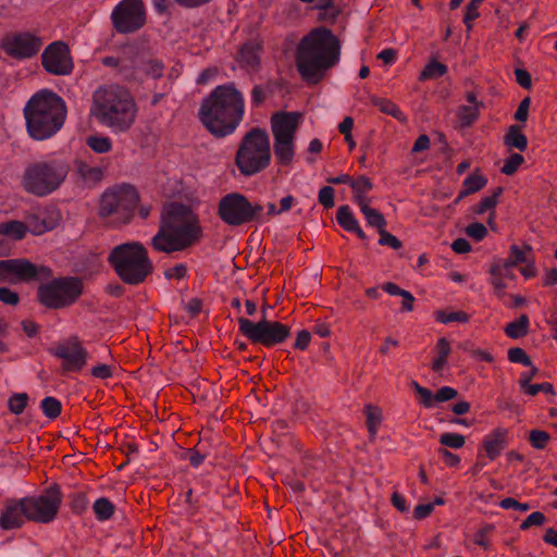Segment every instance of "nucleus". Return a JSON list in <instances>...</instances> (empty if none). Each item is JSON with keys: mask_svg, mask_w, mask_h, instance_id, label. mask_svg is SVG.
Listing matches in <instances>:
<instances>
[{"mask_svg": "<svg viewBox=\"0 0 557 557\" xmlns=\"http://www.w3.org/2000/svg\"><path fill=\"white\" fill-rule=\"evenodd\" d=\"M441 445L454 449H459L466 444V437L458 433H443L440 436Z\"/></svg>", "mask_w": 557, "mask_h": 557, "instance_id": "44", "label": "nucleus"}, {"mask_svg": "<svg viewBox=\"0 0 557 557\" xmlns=\"http://www.w3.org/2000/svg\"><path fill=\"white\" fill-rule=\"evenodd\" d=\"M436 357L432 360L431 368L434 372H441L447 364V359L451 352L450 343L446 337L437 339L435 345Z\"/></svg>", "mask_w": 557, "mask_h": 557, "instance_id": "25", "label": "nucleus"}, {"mask_svg": "<svg viewBox=\"0 0 557 557\" xmlns=\"http://www.w3.org/2000/svg\"><path fill=\"white\" fill-rule=\"evenodd\" d=\"M502 193L503 188L497 187L492 195L482 198L478 205L476 213L482 214L487 210L494 209Z\"/></svg>", "mask_w": 557, "mask_h": 557, "instance_id": "46", "label": "nucleus"}, {"mask_svg": "<svg viewBox=\"0 0 557 557\" xmlns=\"http://www.w3.org/2000/svg\"><path fill=\"white\" fill-rule=\"evenodd\" d=\"M504 331L505 334L512 339L525 336L529 331V318L522 314L519 319L508 323Z\"/></svg>", "mask_w": 557, "mask_h": 557, "instance_id": "32", "label": "nucleus"}, {"mask_svg": "<svg viewBox=\"0 0 557 557\" xmlns=\"http://www.w3.org/2000/svg\"><path fill=\"white\" fill-rule=\"evenodd\" d=\"M9 283L30 282L39 277L49 278L52 276L50 268L36 265L28 259H8Z\"/></svg>", "mask_w": 557, "mask_h": 557, "instance_id": "17", "label": "nucleus"}, {"mask_svg": "<svg viewBox=\"0 0 557 557\" xmlns=\"http://www.w3.org/2000/svg\"><path fill=\"white\" fill-rule=\"evenodd\" d=\"M531 251L530 246H524L523 248L512 245L510 247L509 256L506 259L508 264H511L512 267L523 263L527 261V252Z\"/></svg>", "mask_w": 557, "mask_h": 557, "instance_id": "43", "label": "nucleus"}, {"mask_svg": "<svg viewBox=\"0 0 557 557\" xmlns=\"http://www.w3.org/2000/svg\"><path fill=\"white\" fill-rule=\"evenodd\" d=\"M512 265L508 264L505 260L502 263L494 264L491 269V273H495V275H502L504 280H512L515 277L512 272Z\"/></svg>", "mask_w": 557, "mask_h": 557, "instance_id": "56", "label": "nucleus"}, {"mask_svg": "<svg viewBox=\"0 0 557 557\" xmlns=\"http://www.w3.org/2000/svg\"><path fill=\"white\" fill-rule=\"evenodd\" d=\"M339 55L341 42L332 30L325 27L314 28L298 44L296 67L306 83L317 85L338 62Z\"/></svg>", "mask_w": 557, "mask_h": 557, "instance_id": "2", "label": "nucleus"}, {"mask_svg": "<svg viewBox=\"0 0 557 557\" xmlns=\"http://www.w3.org/2000/svg\"><path fill=\"white\" fill-rule=\"evenodd\" d=\"M40 408L46 417L55 419L61 413V403L55 397H45L40 403Z\"/></svg>", "mask_w": 557, "mask_h": 557, "instance_id": "40", "label": "nucleus"}, {"mask_svg": "<svg viewBox=\"0 0 557 557\" xmlns=\"http://www.w3.org/2000/svg\"><path fill=\"white\" fill-rule=\"evenodd\" d=\"M60 169L54 166L52 163L38 162L28 168L26 174H52Z\"/></svg>", "mask_w": 557, "mask_h": 557, "instance_id": "55", "label": "nucleus"}, {"mask_svg": "<svg viewBox=\"0 0 557 557\" xmlns=\"http://www.w3.org/2000/svg\"><path fill=\"white\" fill-rule=\"evenodd\" d=\"M27 226L24 222L11 220L0 223V235L13 240L23 239L26 236Z\"/></svg>", "mask_w": 557, "mask_h": 557, "instance_id": "27", "label": "nucleus"}, {"mask_svg": "<svg viewBox=\"0 0 557 557\" xmlns=\"http://www.w3.org/2000/svg\"><path fill=\"white\" fill-rule=\"evenodd\" d=\"M508 360L512 363H521L531 367L532 361L528 354L520 347H512L508 350Z\"/></svg>", "mask_w": 557, "mask_h": 557, "instance_id": "47", "label": "nucleus"}, {"mask_svg": "<svg viewBox=\"0 0 557 557\" xmlns=\"http://www.w3.org/2000/svg\"><path fill=\"white\" fill-rule=\"evenodd\" d=\"M219 218L230 226H240L251 222L263 223V207L251 202L239 193L223 196L218 206Z\"/></svg>", "mask_w": 557, "mask_h": 557, "instance_id": "9", "label": "nucleus"}, {"mask_svg": "<svg viewBox=\"0 0 557 557\" xmlns=\"http://www.w3.org/2000/svg\"><path fill=\"white\" fill-rule=\"evenodd\" d=\"M530 103H531V98L530 97H525L524 99L521 100V102L519 103V107L515 113V119L519 122H527L528 117H529V108H530Z\"/></svg>", "mask_w": 557, "mask_h": 557, "instance_id": "61", "label": "nucleus"}, {"mask_svg": "<svg viewBox=\"0 0 557 557\" xmlns=\"http://www.w3.org/2000/svg\"><path fill=\"white\" fill-rule=\"evenodd\" d=\"M550 440L548 432L543 430H531L529 433V442L535 449H544Z\"/></svg>", "mask_w": 557, "mask_h": 557, "instance_id": "42", "label": "nucleus"}, {"mask_svg": "<svg viewBox=\"0 0 557 557\" xmlns=\"http://www.w3.org/2000/svg\"><path fill=\"white\" fill-rule=\"evenodd\" d=\"M261 49L262 41L257 38L251 39L240 46L236 55V61L245 70L257 72L260 67Z\"/></svg>", "mask_w": 557, "mask_h": 557, "instance_id": "22", "label": "nucleus"}, {"mask_svg": "<svg viewBox=\"0 0 557 557\" xmlns=\"http://www.w3.org/2000/svg\"><path fill=\"white\" fill-rule=\"evenodd\" d=\"M25 224L27 226V232H30L34 235H41L54 227L53 222L41 219L39 215L28 216L27 223Z\"/></svg>", "mask_w": 557, "mask_h": 557, "instance_id": "35", "label": "nucleus"}, {"mask_svg": "<svg viewBox=\"0 0 557 557\" xmlns=\"http://www.w3.org/2000/svg\"><path fill=\"white\" fill-rule=\"evenodd\" d=\"M447 73V66L436 60H431L420 73V81L442 77Z\"/></svg>", "mask_w": 557, "mask_h": 557, "instance_id": "37", "label": "nucleus"}, {"mask_svg": "<svg viewBox=\"0 0 557 557\" xmlns=\"http://www.w3.org/2000/svg\"><path fill=\"white\" fill-rule=\"evenodd\" d=\"M337 223L347 232H351L359 224L348 206H341L336 213Z\"/></svg>", "mask_w": 557, "mask_h": 557, "instance_id": "36", "label": "nucleus"}, {"mask_svg": "<svg viewBox=\"0 0 557 557\" xmlns=\"http://www.w3.org/2000/svg\"><path fill=\"white\" fill-rule=\"evenodd\" d=\"M207 456V450L203 448V445L199 443L194 448L185 450L182 458L188 460L193 467L197 468L205 461Z\"/></svg>", "mask_w": 557, "mask_h": 557, "instance_id": "39", "label": "nucleus"}, {"mask_svg": "<svg viewBox=\"0 0 557 557\" xmlns=\"http://www.w3.org/2000/svg\"><path fill=\"white\" fill-rule=\"evenodd\" d=\"M504 144L508 148L524 151L528 147V139L522 133V127L520 125H510L504 136Z\"/></svg>", "mask_w": 557, "mask_h": 557, "instance_id": "26", "label": "nucleus"}, {"mask_svg": "<svg viewBox=\"0 0 557 557\" xmlns=\"http://www.w3.org/2000/svg\"><path fill=\"white\" fill-rule=\"evenodd\" d=\"M203 230L198 214L180 202L163 206L151 246L158 252L173 253L187 250L201 242Z\"/></svg>", "mask_w": 557, "mask_h": 557, "instance_id": "1", "label": "nucleus"}, {"mask_svg": "<svg viewBox=\"0 0 557 557\" xmlns=\"http://www.w3.org/2000/svg\"><path fill=\"white\" fill-rule=\"evenodd\" d=\"M456 396H457V391L455 388L449 387V386H444V387H441L435 393V401L436 403L447 401V400L455 398Z\"/></svg>", "mask_w": 557, "mask_h": 557, "instance_id": "63", "label": "nucleus"}, {"mask_svg": "<svg viewBox=\"0 0 557 557\" xmlns=\"http://www.w3.org/2000/svg\"><path fill=\"white\" fill-rule=\"evenodd\" d=\"M522 392L529 396H535L540 392L554 395V387L550 383L530 384Z\"/></svg>", "mask_w": 557, "mask_h": 557, "instance_id": "51", "label": "nucleus"}, {"mask_svg": "<svg viewBox=\"0 0 557 557\" xmlns=\"http://www.w3.org/2000/svg\"><path fill=\"white\" fill-rule=\"evenodd\" d=\"M83 289L84 284L79 277H58L38 287L37 299L48 309H63L75 304Z\"/></svg>", "mask_w": 557, "mask_h": 557, "instance_id": "8", "label": "nucleus"}, {"mask_svg": "<svg viewBox=\"0 0 557 557\" xmlns=\"http://www.w3.org/2000/svg\"><path fill=\"white\" fill-rule=\"evenodd\" d=\"M111 20L120 34L138 30L146 24V10L143 0H122L113 10Z\"/></svg>", "mask_w": 557, "mask_h": 557, "instance_id": "13", "label": "nucleus"}, {"mask_svg": "<svg viewBox=\"0 0 557 557\" xmlns=\"http://www.w3.org/2000/svg\"><path fill=\"white\" fill-rule=\"evenodd\" d=\"M370 100H371V103L374 107H376L382 113L391 115V116L395 117L398 121H405L406 120V117H405L404 113L401 112V110L392 100L386 99V98H382V97H377V96H372L370 98Z\"/></svg>", "mask_w": 557, "mask_h": 557, "instance_id": "28", "label": "nucleus"}, {"mask_svg": "<svg viewBox=\"0 0 557 557\" xmlns=\"http://www.w3.org/2000/svg\"><path fill=\"white\" fill-rule=\"evenodd\" d=\"M274 154L282 165H289L294 159V140H274Z\"/></svg>", "mask_w": 557, "mask_h": 557, "instance_id": "29", "label": "nucleus"}, {"mask_svg": "<svg viewBox=\"0 0 557 557\" xmlns=\"http://www.w3.org/2000/svg\"><path fill=\"white\" fill-rule=\"evenodd\" d=\"M0 301L5 305L16 306L20 301V296L8 287H0Z\"/></svg>", "mask_w": 557, "mask_h": 557, "instance_id": "59", "label": "nucleus"}, {"mask_svg": "<svg viewBox=\"0 0 557 557\" xmlns=\"http://www.w3.org/2000/svg\"><path fill=\"white\" fill-rule=\"evenodd\" d=\"M366 414L370 440L374 441L377 434L379 425L382 421V413L377 407L369 405L366 407Z\"/></svg>", "mask_w": 557, "mask_h": 557, "instance_id": "33", "label": "nucleus"}, {"mask_svg": "<svg viewBox=\"0 0 557 557\" xmlns=\"http://www.w3.org/2000/svg\"><path fill=\"white\" fill-rule=\"evenodd\" d=\"M42 67L52 75L67 76L74 70L70 47L64 41L50 44L41 54Z\"/></svg>", "mask_w": 557, "mask_h": 557, "instance_id": "14", "label": "nucleus"}, {"mask_svg": "<svg viewBox=\"0 0 557 557\" xmlns=\"http://www.w3.org/2000/svg\"><path fill=\"white\" fill-rule=\"evenodd\" d=\"M466 99L469 104L459 106L456 110V128L462 129L471 127L479 119L480 109L483 107V103L478 101L476 95L473 91H468Z\"/></svg>", "mask_w": 557, "mask_h": 557, "instance_id": "21", "label": "nucleus"}, {"mask_svg": "<svg viewBox=\"0 0 557 557\" xmlns=\"http://www.w3.org/2000/svg\"><path fill=\"white\" fill-rule=\"evenodd\" d=\"M88 507V499L85 493L77 492L71 497V509L74 513L81 515Z\"/></svg>", "mask_w": 557, "mask_h": 557, "instance_id": "49", "label": "nucleus"}, {"mask_svg": "<svg viewBox=\"0 0 557 557\" xmlns=\"http://www.w3.org/2000/svg\"><path fill=\"white\" fill-rule=\"evenodd\" d=\"M108 261L119 277L131 285L143 283L153 270L148 250L139 242H129L114 247L110 251Z\"/></svg>", "mask_w": 557, "mask_h": 557, "instance_id": "6", "label": "nucleus"}, {"mask_svg": "<svg viewBox=\"0 0 557 557\" xmlns=\"http://www.w3.org/2000/svg\"><path fill=\"white\" fill-rule=\"evenodd\" d=\"M524 158L520 153H512L505 161L500 172L502 174H513L519 166L523 163Z\"/></svg>", "mask_w": 557, "mask_h": 557, "instance_id": "48", "label": "nucleus"}, {"mask_svg": "<svg viewBox=\"0 0 557 557\" xmlns=\"http://www.w3.org/2000/svg\"><path fill=\"white\" fill-rule=\"evenodd\" d=\"M26 128L36 140L52 137L66 117V106L61 97L49 90L35 94L24 108Z\"/></svg>", "mask_w": 557, "mask_h": 557, "instance_id": "5", "label": "nucleus"}, {"mask_svg": "<svg viewBox=\"0 0 557 557\" xmlns=\"http://www.w3.org/2000/svg\"><path fill=\"white\" fill-rule=\"evenodd\" d=\"M24 508L23 498L20 500H7L0 515V528L2 530L21 528L25 520H27L26 509Z\"/></svg>", "mask_w": 557, "mask_h": 557, "instance_id": "20", "label": "nucleus"}, {"mask_svg": "<svg viewBox=\"0 0 557 557\" xmlns=\"http://www.w3.org/2000/svg\"><path fill=\"white\" fill-rule=\"evenodd\" d=\"M418 394L421 397V403L424 407L431 408L434 406L435 401V394H432V392L423 386H418Z\"/></svg>", "mask_w": 557, "mask_h": 557, "instance_id": "64", "label": "nucleus"}, {"mask_svg": "<svg viewBox=\"0 0 557 557\" xmlns=\"http://www.w3.org/2000/svg\"><path fill=\"white\" fill-rule=\"evenodd\" d=\"M301 114L298 112H276L272 115L274 140H294Z\"/></svg>", "mask_w": 557, "mask_h": 557, "instance_id": "18", "label": "nucleus"}, {"mask_svg": "<svg viewBox=\"0 0 557 557\" xmlns=\"http://www.w3.org/2000/svg\"><path fill=\"white\" fill-rule=\"evenodd\" d=\"M50 354L62 360V369L67 372H79L88 359V352L77 336L57 344Z\"/></svg>", "mask_w": 557, "mask_h": 557, "instance_id": "15", "label": "nucleus"}, {"mask_svg": "<svg viewBox=\"0 0 557 557\" xmlns=\"http://www.w3.org/2000/svg\"><path fill=\"white\" fill-rule=\"evenodd\" d=\"M137 112L135 98L125 86L104 84L91 95L90 116L113 132H128L136 122Z\"/></svg>", "mask_w": 557, "mask_h": 557, "instance_id": "3", "label": "nucleus"}, {"mask_svg": "<svg viewBox=\"0 0 557 557\" xmlns=\"http://www.w3.org/2000/svg\"><path fill=\"white\" fill-rule=\"evenodd\" d=\"M61 502V493L57 486L48 488L39 496L24 497L26 519L39 523H49L57 517Z\"/></svg>", "mask_w": 557, "mask_h": 557, "instance_id": "12", "label": "nucleus"}, {"mask_svg": "<svg viewBox=\"0 0 557 557\" xmlns=\"http://www.w3.org/2000/svg\"><path fill=\"white\" fill-rule=\"evenodd\" d=\"M88 146L96 152H107L111 148V141L107 137L91 136L88 138Z\"/></svg>", "mask_w": 557, "mask_h": 557, "instance_id": "50", "label": "nucleus"}, {"mask_svg": "<svg viewBox=\"0 0 557 557\" xmlns=\"http://www.w3.org/2000/svg\"><path fill=\"white\" fill-rule=\"evenodd\" d=\"M271 149L267 132L251 128L242 139L235 156V163L242 174H256L270 163Z\"/></svg>", "mask_w": 557, "mask_h": 557, "instance_id": "7", "label": "nucleus"}, {"mask_svg": "<svg viewBox=\"0 0 557 557\" xmlns=\"http://www.w3.org/2000/svg\"><path fill=\"white\" fill-rule=\"evenodd\" d=\"M187 274V268L184 263H178L170 269H166L164 275L169 280H181Z\"/></svg>", "mask_w": 557, "mask_h": 557, "instance_id": "60", "label": "nucleus"}, {"mask_svg": "<svg viewBox=\"0 0 557 557\" xmlns=\"http://www.w3.org/2000/svg\"><path fill=\"white\" fill-rule=\"evenodd\" d=\"M435 320L443 324H449L453 322L467 323L470 320V317L465 311H455L447 312L444 310H438L434 313Z\"/></svg>", "mask_w": 557, "mask_h": 557, "instance_id": "38", "label": "nucleus"}, {"mask_svg": "<svg viewBox=\"0 0 557 557\" xmlns=\"http://www.w3.org/2000/svg\"><path fill=\"white\" fill-rule=\"evenodd\" d=\"M65 176H23L24 189L38 197H44L54 191L62 184Z\"/></svg>", "mask_w": 557, "mask_h": 557, "instance_id": "19", "label": "nucleus"}, {"mask_svg": "<svg viewBox=\"0 0 557 557\" xmlns=\"http://www.w3.org/2000/svg\"><path fill=\"white\" fill-rule=\"evenodd\" d=\"M138 200L139 196L133 186H119L102 195L99 214L102 218L113 216L119 223H126L131 220Z\"/></svg>", "mask_w": 557, "mask_h": 557, "instance_id": "11", "label": "nucleus"}, {"mask_svg": "<svg viewBox=\"0 0 557 557\" xmlns=\"http://www.w3.org/2000/svg\"><path fill=\"white\" fill-rule=\"evenodd\" d=\"M41 45V39L29 33L8 35L1 41V48L5 53L15 59L32 58L39 51Z\"/></svg>", "mask_w": 557, "mask_h": 557, "instance_id": "16", "label": "nucleus"}, {"mask_svg": "<svg viewBox=\"0 0 557 557\" xmlns=\"http://www.w3.org/2000/svg\"><path fill=\"white\" fill-rule=\"evenodd\" d=\"M92 510L96 519L103 522L110 520L113 517L115 512V506L109 498L100 497L94 503Z\"/></svg>", "mask_w": 557, "mask_h": 557, "instance_id": "30", "label": "nucleus"}, {"mask_svg": "<svg viewBox=\"0 0 557 557\" xmlns=\"http://www.w3.org/2000/svg\"><path fill=\"white\" fill-rule=\"evenodd\" d=\"M245 101L234 84L216 86L202 101L199 117L216 137L232 134L243 120Z\"/></svg>", "mask_w": 557, "mask_h": 557, "instance_id": "4", "label": "nucleus"}, {"mask_svg": "<svg viewBox=\"0 0 557 557\" xmlns=\"http://www.w3.org/2000/svg\"><path fill=\"white\" fill-rule=\"evenodd\" d=\"M467 234L479 242L486 236L487 230L482 223L475 222L467 227Z\"/></svg>", "mask_w": 557, "mask_h": 557, "instance_id": "58", "label": "nucleus"}, {"mask_svg": "<svg viewBox=\"0 0 557 557\" xmlns=\"http://www.w3.org/2000/svg\"><path fill=\"white\" fill-rule=\"evenodd\" d=\"M379 234H380V239H379L380 245L389 246L393 249L401 248V246H403L401 242L396 236H394L393 234L385 231V227L383 230H381L379 232Z\"/></svg>", "mask_w": 557, "mask_h": 557, "instance_id": "53", "label": "nucleus"}, {"mask_svg": "<svg viewBox=\"0 0 557 557\" xmlns=\"http://www.w3.org/2000/svg\"><path fill=\"white\" fill-rule=\"evenodd\" d=\"M329 182L332 184H349L358 206L361 202H369L367 195L373 188V184L368 176H332Z\"/></svg>", "mask_w": 557, "mask_h": 557, "instance_id": "23", "label": "nucleus"}, {"mask_svg": "<svg viewBox=\"0 0 557 557\" xmlns=\"http://www.w3.org/2000/svg\"><path fill=\"white\" fill-rule=\"evenodd\" d=\"M320 11V20L323 22H330L333 23L337 18V16L341 14V9L337 7L334 8H321L318 9Z\"/></svg>", "mask_w": 557, "mask_h": 557, "instance_id": "62", "label": "nucleus"}, {"mask_svg": "<svg viewBox=\"0 0 557 557\" xmlns=\"http://www.w3.org/2000/svg\"><path fill=\"white\" fill-rule=\"evenodd\" d=\"M500 508L509 510H519V511H528L530 509V505L528 503H519L512 497H506L499 503Z\"/></svg>", "mask_w": 557, "mask_h": 557, "instance_id": "57", "label": "nucleus"}, {"mask_svg": "<svg viewBox=\"0 0 557 557\" xmlns=\"http://www.w3.org/2000/svg\"><path fill=\"white\" fill-rule=\"evenodd\" d=\"M508 440V430L504 428H496L491 433L485 435L483 440V448L486 456L491 460H495L505 449Z\"/></svg>", "mask_w": 557, "mask_h": 557, "instance_id": "24", "label": "nucleus"}, {"mask_svg": "<svg viewBox=\"0 0 557 557\" xmlns=\"http://www.w3.org/2000/svg\"><path fill=\"white\" fill-rule=\"evenodd\" d=\"M484 176H468L462 184V189L459 191L454 203H458L465 197L479 191L486 184Z\"/></svg>", "mask_w": 557, "mask_h": 557, "instance_id": "31", "label": "nucleus"}, {"mask_svg": "<svg viewBox=\"0 0 557 557\" xmlns=\"http://www.w3.org/2000/svg\"><path fill=\"white\" fill-rule=\"evenodd\" d=\"M319 202L325 208L334 207V189L331 186H324L319 191Z\"/></svg>", "mask_w": 557, "mask_h": 557, "instance_id": "54", "label": "nucleus"}, {"mask_svg": "<svg viewBox=\"0 0 557 557\" xmlns=\"http://www.w3.org/2000/svg\"><path fill=\"white\" fill-rule=\"evenodd\" d=\"M138 67L140 69V71H143L146 75L150 76L151 78L156 79L162 76L163 65L157 60H143Z\"/></svg>", "mask_w": 557, "mask_h": 557, "instance_id": "41", "label": "nucleus"}, {"mask_svg": "<svg viewBox=\"0 0 557 557\" xmlns=\"http://www.w3.org/2000/svg\"><path fill=\"white\" fill-rule=\"evenodd\" d=\"M546 521V518L543 512L541 511H534L530 513L525 520L520 524L521 530H528L532 525H543Z\"/></svg>", "mask_w": 557, "mask_h": 557, "instance_id": "52", "label": "nucleus"}, {"mask_svg": "<svg viewBox=\"0 0 557 557\" xmlns=\"http://www.w3.org/2000/svg\"><path fill=\"white\" fill-rule=\"evenodd\" d=\"M369 225L376 227L379 232L386 226L384 216L375 209L369 206V202L359 206Z\"/></svg>", "mask_w": 557, "mask_h": 557, "instance_id": "34", "label": "nucleus"}, {"mask_svg": "<svg viewBox=\"0 0 557 557\" xmlns=\"http://www.w3.org/2000/svg\"><path fill=\"white\" fill-rule=\"evenodd\" d=\"M28 404V395L26 393L14 394L9 398V409L14 414H21Z\"/></svg>", "mask_w": 557, "mask_h": 557, "instance_id": "45", "label": "nucleus"}, {"mask_svg": "<svg viewBox=\"0 0 557 557\" xmlns=\"http://www.w3.org/2000/svg\"><path fill=\"white\" fill-rule=\"evenodd\" d=\"M237 323L242 335L251 343L267 348L284 343L290 335L288 325L278 321L267 320L264 317L258 322L250 321L247 318H238Z\"/></svg>", "mask_w": 557, "mask_h": 557, "instance_id": "10", "label": "nucleus"}]
</instances>
